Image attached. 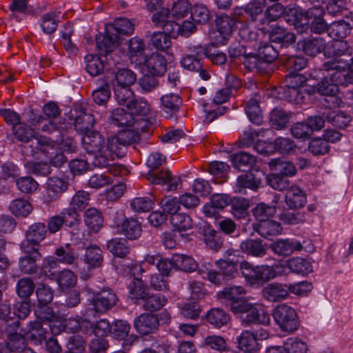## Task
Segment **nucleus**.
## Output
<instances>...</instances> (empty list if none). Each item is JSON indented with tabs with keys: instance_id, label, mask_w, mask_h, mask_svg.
I'll return each mask as SVG.
<instances>
[{
	"instance_id": "nucleus-37",
	"label": "nucleus",
	"mask_w": 353,
	"mask_h": 353,
	"mask_svg": "<svg viewBox=\"0 0 353 353\" xmlns=\"http://www.w3.org/2000/svg\"><path fill=\"white\" fill-rule=\"evenodd\" d=\"M74 112V129L82 134L91 130L95 123L94 116L83 109Z\"/></svg>"
},
{
	"instance_id": "nucleus-10",
	"label": "nucleus",
	"mask_w": 353,
	"mask_h": 353,
	"mask_svg": "<svg viewBox=\"0 0 353 353\" xmlns=\"http://www.w3.org/2000/svg\"><path fill=\"white\" fill-rule=\"evenodd\" d=\"M139 139L134 131L127 130L119 132L117 135L107 140V149L117 157H123L126 152V147Z\"/></svg>"
},
{
	"instance_id": "nucleus-11",
	"label": "nucleus",
	"mask_w": 353,
	"mask_h": 353,
	"mask_svg": "<svg viewBox=\"0 0 353 353\" xmlns=\"http://www.w3.org/2000/svg\"><path fill=\"white\" fill-rule=\"evenodd\" d=\"M145 177L150 184L166 185L167 191L176 190L181 182L180 177L173 176L168 168H162L160 170H149Z\"/></svg>"
},
{
	"instance_id": "nucleus-54",
	"label": "nucleus",
	"mask_w": 353,
	"mask_h": 353,
	"mask_svg": "<svg viewBox=\"0 0 353 353\" xmlns=\"http://www.w3.org/2000/svg\"><path fill=\"white\" fill-rule=\"evenodd\" d=\"M9 211L17 217L26 218L32 211L30 203L24 199H15L9 205Z\"/></svg>"
},
{
	"instance_id": "nucleus-14",
	"label": "nucleus",
	"mask_w": 353,
	"mask_h": 353,
	"mask_svg": "<svg viewBox=\"0 0 353 353\" xmlns=\"http://www.w3.org/2000/svg\"><path fill=\"white\" fill-rule=\"evenodd\" d=\"M302 46L303 52L310 57H315L317 54L323 53L326 58H339L346 53L351 56L347 46Z\"/></svg>"
},
{
	"instance_id": "nucleus-64",
	"label": "nucleus",
	"mask_w": 353,
	"mask_h": 353,
	"mask_svg": "<svg viewBox=\"0 0 353 353\" xmlns=\"http://www.w3.org/2000/svg\"><path fill=\"white\" fill-rule=\"evenodd\" d=\"M283 66L288 72H299L307 64V59L301 56H290L283 60Z\"/></svg>"
},
{
	"instance_id": "nucleus-18",
	"label": "nucleus",
	"mask_w": 353,
	"mask_h": 353,
	"mask_svg": "<svg viewBox=\"0 0 353 353\" xmlns=\"http://www.w3.org/2000/svg\"><path fill=\"white\" fill-rule=\"evenodd\" d=\"M261 294L269 302H280L289 296V288L288 284L272 282L263 288Z\"/></svg>"
},
{
	"instance_id": "nucleus-62",
	"label": "nucleus",
	"mask_w": 353,
	"mask_h": 353,
	"mask_svg": "<svg viewBox=\"0 0 353 353\" xmlns=\"http://www.w3.org/2000/svg\"><path fill=\"white\" fill-rule=\"evenodd\" d=\"M34 290L35 283L31 278L23 277L19 279L17 283L16 292L21 299H30Z\"/></svg>"
},
{
	"instance_id": "nucleus-9",
	"label": "nucleus",
	"mask_w": 353,
	"mask_h": 353,
	"mask_svg": "<svg viewBox=\"0 0 353 353\" xmlns=\"http://www.w3.org/2000/svg\"><path fill=\"white\" fill-rule=\"evenodd\" d=\"M20 249L23 253V256L19 259L18 262L20 271L28 275L37 273L39 269L38 262L42 259L39 249L29 247L26 244H20Z\"/></svg>"
},
{
	"instance_id": "nucleus-41",
	"label": "nucleus",
	"mask_w": 353,
	"mask_h": 353,
	"mask_svg": "<svg viewBox=\"0 0 353 353\" xmlns=\"http://www.w3.org/2000/svg\"><path fill=\"white\" fill-rule=\"evenodd\" d=\"M245 294V291L242 286H230L225 287L218 293L220 299H224L229 301L230 310L232 312L233 304L240 301H245V299L243 296Z\"/></svg>"
},
{
	"instance_id": "nucleus-20",
	"label": "nucleus",
	"mask_w": 353,
	"mask_h": 353,
	"mask_svg": "<svg viewBox=\"0 0 353 353\" xmlns=\"http://www.w3.org/2000/svg\"><path fill=\"white\" fill-rule=\"evenodd\" d=\"M270 248L274 254L283 257L291 255L295 250H303V245L299 241H294L289 239H277L270 245Z\"/></svg>"
},
{
	"instance_id": "nucleus-23",
	"label": "nucleus",
	"mask_w": 353,
	"mask_h": 353,
	"mask_svg": "<svg viewBox=\"0 0 353 353\" xmlns=\"http://www.w3.org/2000/svg\"><path fill=\"white\" fill-rule=\"evenodd\" d=\"M252 226L254 232L265 239L279 235L283 231L281 223L270 219L262 222L254 223Z\"/></svg>"
},
{
	"instance_id": "nucleus-39",
	"label": "nucleus",
	"mask_w": 353,
	"mask_h": 353,
	"mask_svg": "<svg viewBox=\"0 0 353 353\" xmlns=\"http://www.w3.org/2000/svg\"><path fill=\"white\" fill-rule=\"evenodd\" d=\"M83 261L89 270L97 269L103 263V251L97 245H91L85 249Z\"/></svg>"
},
{
	"instance_id": "nucleus-12",
	"label": "nucleus",
	"mask_w": 353,
	"mask_h": 353,
	"mask_svg": "<svg viewBox=\"0 0 353 353\" xmlns=\"http://www.w3.org/2000/svg\"><path fill=\"white\" fill-rule=\"evenodd\" d=\"M278 50L274 46H260L257 53H252V62L245 61V66L250 70H261L263 63L270 64L279 57Z\"/></svg>"
},
{
	"instance_id": "nucleus-27",
	"label": "nucleus",
	"mask_w": 353,
	"mask_h": 353,
	"mask_svg": "<svg viewBox=\"0 0 353 353\" xmlns=\"http://www.w3.org/2000/svg\"><path fill=\"white\" fill-rule=\"evenodd\" d=\"M83 144L88 153H96L103 150L105 139L103 136L96 130H89L83 134Z\"/></svg>"
},
{
	"instance_id": "nucleus-60",
	"label": "nucleus",
	"mask_w": 353,
	"mask_h": 353,
	"mask_svg": "<svg viewBox=\"0 0 353 353\" xmlns=\"http://www.w3.org/2000/svg\"><path fill=\"white\" fill-rule=\"evenodd\" d=\"M167 303V299L161 294H153L150 292L141 302L143 310L146 311L155 312L159 310Z\"/></svg>"
},
{
	"instance_id": "nucleus-50",
	"label": "nucleus",
	"mask_w": 353,
	"mask_h": 353,
	"mask_svg": "<svg viewBox=\"0 0 353 353\" xmlns=\"http://www.w3.org/2000/svg\"><path fill=\"white\" fill-rule=\"evenodd\" d=\"M116 84L114 87H130L137 79L136 74L131 70L125 68H118L112 72Z\"/></svg>"
},
{
	"instance_id": "nucleus-28",
	"label": "nucleus",
	"mask_w": 353,
	"mask_h": 353,
	"mask_svg": "<svg viewBox=\"0 0 353 353\" xmlns=\"http://www.w3.org/2000/svg\"><path fill=\"white\" fill-rule=\"evenodd\" d=\"M285 202L290 210L302 208L307 203L306 194L299 187L292 186L286 192Z\"/></svg>"
},
{
	"instance_id": "nucleus-6",
	"label": "nucleus",
	"mask_w": 353,
	"mask_h": 353,
	"mask_svg": "<svg viewBox=\"0 0 353 353\" xmlns=\"http://www.w3.org/2000/svg\"><path fill=\"white\" fill-rule=\"evenodd\" d=\"M272 315L280 329L292 333L300 327V320L296 310L290 305L281 304L272 311Z\"/></svg>"
},
{
	"instance_id": "nucleus-33",
	"label": "nucleus",
	"mask_w": 353,
	"mask_h": 353,
	"mask_svg": "<svg viewBox=\"0 0 353 353\" xmlns=\"http://www.w3.org/2000/svg\"><path fill=\"white\" fill-rule=\"evenodd\" d=\"M268 165L272 172H275L287 179L294 176L297 172L296 168L292 162L280 158L270 159Z\"/></svg>"
},
{
	"instance_id": "nucleus-25",
	"label": "nucleus",
	"mask_w": 353,
	"mask_h": 353,
	"mask_svg": "<svg viewBox=\"0 0 353 353\" xmlns=\"http://www.w3.org/2000/svg\"><path fill=\"white\" fill-rule=\"evenodd\" d=\"M141 222L134 217H127L117 233L124 236L127 240L134 241L138 239L142 234Z\"/></svg>"
},
{
	"instance_id": "nucleus-4",
	"label": "nucleus",
	"mask_w": 353,
	"mask_h": 353,
	"mask_svg": "<svg viewBox=\"0 0 353 353\" xmlns=\"http://www.w3.org/2000/svg\"><path fill=\"white\" fill-rule=\"evenodd\" d=\"M239 270L246 282L252 287L263 285L277 276L275 268L268 265H253L248 261H242Z\"/></svg>"
},
{
	"instance_id": "nucleus-19",
	"label": "nucleus",
	"mask_w": 353,
	"mask_h": 353,
	"mask_svg": "<svg viewBox=\"0 0 353 353\" xmlns=\"http://www.w3.org/2000/svg\"><path fill=\"white\" fill-rule=\"evenodd\" d=\"M225 88L219 90L213 99V103L220 105L227 102L241 86V80L232 74H228L225 77Z\"/></svg>"
},
{
	"instance_id": "nucleus-24",
	"label": "nucleus",
	"mask_w": 353,
	"mask_h": 353,
	"mask_svg": "<svg viewBox=\"0 0 353 353\" xmlns=\"http://www.w3.org/2000/svg\"><path fill=\"white\" fill-rule=\"evenodd\" d=\"M127 288L130 299L137 305L141 304L150 292L148 286L140 279L134 278Z\"/></svg>"
},
{
	"instance_id": "nucleus-16",
	"label": "nucleus",
	"mask_w": 353,
	"mask_h": 353,
	"mask_svg": "<svg viewBox=\"0 0 353 353\" xmlns=\"http://www.w3.org/2000/svg\"><path fill=\"white\" fill-rule=\"evenodd\" d=\"M48 233V228L44 223H33L26 231V239L21 244L39 249V243L46 238Z\"/></svg>"
},
{
	"instance_id": "nucleus-5",
	"label": "nucleus",
	"mask_w": 353,
	"mask_h": 353,
	"mask_svg": "<svg viewBox=\"0 0 353 353\" xmlns=\"http://www.w3.org/2000/svg\"><path fill=\"white\" fill-rule=\"evenodd\" d=\"M118 46H96L95 54H90L85 57V70L92 77H97L102 74L105 66L102 57L105 61L113 59V55L119 52Z\"/></svg>"
},
{
	"instance_id": "nucleus-44",
	"label": "nucleus",
	"mask_w": 353,
	"mask_h": 353,
	"mask_svg": "<svg viewBox=\"0 0 353 353\" xmlns=\"http://www.w3.org/2000/svg\"><path fill=\"white\" fill-rule=\"evenodd\" d=\"M205 317L208 323L215 328H221L227 325L230 320V314L223 309L219 307L210 310Z\"/></svg>"
},
{
	"instance_id": "nucleus-32",
	"label": "nucleus",
	"mask_w": 353,
	"mask_h": 353,
	"mask_svg": "<svg viewBox=\"0 0 353 353\" xmlns=\"http://www.w3.org/2000/svg\"><path fill=\"white\" fill-rule=\"evenodd\" d=\"M107 250L114 256L124 259L130 253L131 246L125 238L114 237L106 243Z\"/></svg>"
},
{
	"instance_id": "nucleus-59",
	"label": "nucleus",
	"mask_w": 353,
	"mask_h": 353,
	"mask_svg": "<svg viewBox=\"0 0 353 353\" xmlns=\"http://www.w3.org/2000/svg\"><path fill=\"white\" fill-rule=\"evenodd\" d=\"M55 276V280L62 291L67 290L75 285L77 278L74 273L70 270L59 272Z\"/></svg>"
},
{
	"instance_id": "nucleus-34",
	"label": "nucleus",
	"mask_w": 353,
	"mask_h": 353,
	"mask_svg": "<svg viewBox=\"0 0 353 353\" xmlns=\"http://www.w3.org/2000/svg\"><path fill=\"white\" fill-rule=\"evenodd\" d=\"M87 228L94 233H98L104 226V218L102 212L95 208L85 210L83 215Z\"/></svg>"
},
{
	"instance_id": "nucleus-36",
	"label": "nucleus",
	"mask_w": 353,
	"mask_h": 353,
	"mask_svg": "<svg viewBox=\"0 0 353 353\" xmlns=\"http://www.w3.org/2000/svg\"><path fill=\"white\" fill-rule=\"evenodd\" d=\"M47 333L41 321H32L28 323L26 334L32 345H41L46 341Z\"/></svg>"
},
{
	"instance_id": "nucleus-38",
	"label": "nucleus",
	"mask_w": 353,
	"mask_h": 353,
	"mask_svg": "<svg viewBox=\"0 0 353 353\" xmlns=\"http://www.w3.org/2000/svg\"><path fill=\"white\" fill-rule=\"evenodd\" d=\"M109 123L114 126L119 128L131 127L134 123V118L123 108L114 109L108 119Z\"/></svg>"
},
{
	"instance_id": "nucleus-47",
	"label": "nucleus",
	"mask_w": 353,
	"mask_h": 353,
	"mask_svg": "<svg viewBox=\"0 0 353 353\" xmlns=\"http://www.w3.org/2000/svg\"><path fill=\"white\" fill-rule=\"evenodd\" d=\"M160 101L162 109L165 112L170 114V115H172L179 110L183 100L179 94L169 93L163 95L160 99Z\"/></svg>"
},
{
	"instance_id": "nucleus-17",
	"label": "nucleus",
	"mask_w": 353,
	"mask_h": 353,
	"mask_svg": "<svg viewBox=\"0 0 353 353\" xmlns=\"http://www.w3.org/2000/svg\"><path fill=\"white\" fill-rule=\"evenodd\" d=\"M136 331L141 335L155 333L159 327V320L157 315L143 313L136 317L133 322Z\"/></svg>"
},
{
	"instance_id": "nucleus-2",
	"label": "nucleus",
	"mask_w": 353,
	"mask_h": 353,
	"mask_svg": "<svg viewBox=\"0 0 353 353\" xmlns=\"http://www.w3.org/2000/svg\"><path fill=\"white\" fill-rule=\"evenodd\" d=\"M134 25L127 18H117L113 23L105 25L104 33L99 32L95 37L96 44H122L125 36L134 32Z\"/></svg>"
},
{
	"instance_id": "nucleus-21",
	"label": "nucleus",
	"mask_w": 353,
	"mask_h": 353,
	"mask_svg": "<svg viewBox=\"0 0 353 353\" xmlns=\"http://www.w3.org/2000/svg\"><path fill=\"white\" fill-rule=\"evenodd\" d=\"M262 14V6L260 0H253L244 7H236L234 10V15L236 20L255 21L258 15Z\"/></svg>"
},
{
	"instance_id": "nucleus-53",
	"label": "nucleus",
	"mask_w": 353,
	"mask_h": 353,
	"mask_svg": "<svg viewBox=\"0 0 353 353\" xmlns=\"http://www.w3.org/2000/svg\"><path fill=\"white\" fill-rule=\"evenodd\" d=\"M230 205L232 214L237 219H244L249 215V199L240 196L231 198Z\"/></svg>"
},
{
	"instance_id": "nucleus-57",
	"label": "nucleus",
	"mask_w": 353,
	"mask_h": 353,
	"mask_svg": "<svg viewBox=\"0 0 353 353\" xmlns=\"http://www.w3.org/2000/svg\"><path fill=\"white\" fill-rule=\"evenodd\" d=\"M29 146L31 149V155L34 156L39 152L41 153H48V148H52L53 141L51 139L44 136L35 137L34 133V138L30 141Z\"/></svg>"
},
{
	"instance_id": "nucleus-48",
	"label": "nucleus",
	"mask_w": 353,
	"mask_h": 353,
	"mask_svg": "<svg viewBox=\"0 0 353 353\" xmlns=\"http://www.w3.org/2000/svg\"><path fill=\"white\" fill-rule=\"evenodd\" d=\"M269 37L271 42L281 44H294L296 41L294 33L288 32L286 29L280 26L274 27L269 34Z\"/></svg>"
},
{
	"instance_id": "nucleus-13",
	"label": "nucleus",
	"mask_w": 353,
	"mask_h": 353,
	"mask_svg": "<svg viewBox=\"0 0 353 353\" xmlns=\"http://www.w3.org/2000/svg\"><path fill=\"white\" fill-rule=\"evenodd\" d=\"M243 172L236 179L239 191L242 192L245 191L246 188L257 191L262 186V181L265 178L264 172L259 168H252V170Z\"/></svg>"
},
{
	"instance_id": "nucleus-26",
	"label": "nucleus",
	"mask_w": 353,
	"mask_h": 353,
	"mask_svg": "<svg viewBox=\"0 0 353 353\" xmlns=\"http://www.w3.org/2000/svg\"><path fill=\"white\" fill-rule=\"evenodd\" d=\"M351 26L344 20H339L332 22L327 28V37L326 40H334L336 41L344 42L347 44V41H344L346 37L351 31Z\"/></svg>"
},
{
	"instance_id": "nucleus-40",
	"label": "nucleus",
	"mask_w": 353,
	"mask_h": 353,
	"mask_svg": "<svg viewBox=\"0 0 353 353\" xmlns=\"http://www.w3.org/2000/svg\"><path fill=\"white\" fill-rule=\"evenodd\" d=\"M172 262L176 271L192 273L198 269V263L192 256L186 254H173Z\"/></svg>"
},
{
	"instance_id": "nucleus-51",
	"label": "nucleus",
	"mask_w": 353,
	"mask_h": 353,
	"mask_svg": "<svg viewBox=\"0 0 353 353\" xmlns=\"http://www.w3.org/2000/svg\"><path fill=\"white\" fill-rule=\"evenodd\" d=\"M256 334H254L250 331H243L238 336V347L241 351H258L260 349V345L256 342Z\"/></svg>"
},
{
	"instance_id": "nucleus-15",
	"label": "nucleus",
	"mask_w": 353,
	"mask_h": 353,
	"mask_svg": "<svg viewBox=\"0 0 353 353\" xmlns=\"http://www.w3.org/2000/svg\"><path fill=\"white\" fill-rule=\"evenodd\" d=\"M283 19L289 25L293 26L299 33L306 31L309 28V20L307 19V11H303L294 6L285 7Z\"/></svg>"
},
{
	"instance_id": "nucleus-58",
	"label": "nucleus",
	"mask_w": 353,
	"mask_h": 353,
	"mask_svg": "<svg viewBox=\"0 0 353 353\" xmlns=\"http://www.w3.org/2000/svg\"><path fill=\"white\" fill-rule=\"evenodd\" d=\"M170 11L168 8H161L152 15V21L157 26H163V29L168 31L174 32V22L169 20Z\"/></svg>"
},
{
	"instance_id": "nucleus-30",
	"label": "nucleus",
	"mask_w": 353,
	"mask_h": 353,
	"mask_svg": "<svg viewBox=\"0 0 353 353\" xmlns=\"http://www.w3.org/2000/svg\"><path fill=\"white\" fill-rule=\"evenodd\" d=\"M231 162L234 168L241 172L259 168L256 166V157L245 152H240L232 155Z\"/></svg>"
},
{
	"instance_id": "nucleus-35",
	"label": "nucleus",
	"mask_w": 353,
	"mask_h": 353,
	"mask_svg": "<svg viewBox=\"0 0 353 353\" xmlns=\"http://www.w3.org/2000/svg\"><path fill=\"white\" fill-rule=\"evenodd\" d=\"M261 96L258 92H255L252 98L246 103L245 106V112L250 121L257 125L263 122V116L259 105Z\"/></svg>"
},
{
	"instance_id": "nucleus-29",
	"label": "nucleus",
	"mask_w": 353,
	"mask_h": 353,
	"mask_svg": "<svg viewBox=\"0 0 353 353\" xmlns=\"http://www.w3.org/2000/svg\"><path fill=\"white\" fill-rule=\"evenodd\" d=\"M242 252L254 257H263L266 254V244L259 239H247L240 244Z\"/></svg>"
},
{
	"instance_id": "nucleus-55",
	"label": "nucleus",
	"mask_w": 353,
	"mask_h": 353,
	"mask_svg": "<svg viewBox=\"0 0 353 353\" xmlns=\"http://www.w3.org/2000/svg\"><path fill=\"white\" fill-rule=\"evenodd\" d=\"M316 90L320 94L330 97L333 105L338 103V99L336 96L339 92V88L327 78L325 79L323 76L321 81L317 83Z\"/></svg>"
},
{
	"instance_id": "nucleus-42",
	"label": "nucleus",
	"mask_w": 353,
	"mask_h": 353,
	"mask_svg": "<svg viewBox=\"0 0 353 353\" xmlns=\"http://www.w3.org/2000/svg\"><path fill=\"white\" fill-rule=\"evenodd\" d=\"M48 196L51 201L58 199L63 192L68 189V183L59 177H50L47 183Z\"/></svg>"
},
{
	"instance_id": "nucleus-8",
	"label": "nucleus",
	"mask_w": 353,
	"mask_h": 353,
	"mask_svg": "<svg viewBox=\"0 0 353 353\" xmlns=\"http://www.w3.org/2000/svg\"><path fill=\"white\" fill-rule=\"evenodd\" d=\"M118 301L119 298L112 288H103L100 291L94 293L90 305L95 313L103 314L114 307Z\"/></svg>"
},
{
	"instance_id": "nucleus-22",
	"label": "nucleus",
	"mask_w": 353,
	"mask_h": 353,
	"mask_svg": "<svg viewBox=\"0 0 353 353\" xmlns=\"http://www.w3.org/2000/svg\"><path fill=\"white\" fill-rule=\"evenodd\" d=\"M167 60L164 55L155 52L149 55L147 59H145V65L148 73L162 77L167 71Z\"/></svg>"
},
{
	"instance_id": "nucleus-56",
	"label": "nucleus",
	"mask_w": 353,
	"mask_h": 353,
	"mask_svg": "<svg viewBox=\"0 0 353 353\" xmlns=\"http://www.w3.org/2000/svg\"><path fill=\"white\" fill-rule=\"evenodd\" d=\"M288 267L292 272L307 275L312 272V265L308 260L301 257L292 258L288 261Z\"/></svg>"
},
{
	"instance_id": "nucleus-52",
	"label": "nucleus",
	"mask_w": 353,
	"mask_h": 353,
	"mask_svg": "<svg viewBox=\"0 0 353 353\" xmlns=\"http://www.w3.org/2000/svg\"><path fill=\"white\" fill-rule=\"evenodd\" d=\"M11 130L14 138L21 143H29L34 138V129L26 122L12 127Z\"/></svg>"
},
{
	"instance_id": "nucleus-43",
	"label": "nucleus",
	"mask_w": 353,
	"mask_h": 353,
	"mask_svg": "<svg viewBox=\"0 0 353 353\" xmlns=\"http://www.w3.org/2000/svg\"><path fill=\"white\" fill-rule=\"evenodd\" d=\"M54 254L57 256L59 263L65 265H76L79 259L78 252L70 243L57 248Z\"/></svg>"
},
{
	"instance_id": "nucleus-7",
	"label": "nucleus",
	"mask_w": 353,
	"mask_h": 353,
	"mask_svg": "<svg viewBox=\"0 0 353 353\" xmlns=\"http://www.w3.org/2000/svg\"><path fill=\"white\" fill-rule=\"evenodd\" d=\"M334 61L325 62L321 71L324 78H327L333 84L339 88V85L347 87L350 85L349 70L346 71L347 66L343 63V59H334Z\"/></svg>"
},
{
	"instance_id": "nucleus-63",
	"label": "nucleus",
	"mask_w": 353,
	"mask_h": 353,
	"mask_svg": "<svg viewBox=\"0 0 353 353\" xmlns=\"http://www.w3.org/2000/svg\"><path fill=\"white\" fill-rule=\"evenodd\" d=\"M265 178L267 181V184L270 185L272 189L278 191L287 190L290 188L291 182L289 179H287L275 172L265 175Z\"/></svg>"
},
{
	"instance_id": "nucleus-45",
	"label": "nucleus",
	"mask_w": 353,
	"mask_h": 353,
	"mask_svg": "<svg viewBox=\"0 0 353 353\" xmlns=\"http://www.w3.org/2000/svg\"><path fill=\"white\" fill-rule=\"evenodd\" d=\"M292 113L282 108H275L270 113L269 122L272 128L279 130L287 127Z\"/></svg>"
},
{
	"instance_id": "nucleus-61",
	"label": "nucleus",
	"mask_w": 353,
	"mask_h": 353,
	"mask_svg": "<svg viewBox=\"0 0 353 353\" xmlns=\"http://www.w3.org/2000/svg\"><path fill=\"white\" fill-rule=\"evenodd\" d=\"M170 223L173 230L177 232H183L192 228V220L185 213L178 212L170 216Z\"/></svg>"
},
{
	"instance_id": "nucleus-46",
	"label": "nucleus",
	"mask_w": 353,
	"mask_h": 353,
	"mask_svg": "<svg viewBox=\"0 0 353 353\" xmlns=\"http://www.w3.org/2000/svg\"><path fill=\"white\" fill-rule=\"evenodd\" d=\"M326 119L333 126L343 130L349 126L352 116L345 111L332 110L327 112Z\"/></svg>"
},
{
	"instance_id": "nucleus-31",
	"label": "nucleus",
	"mask_w": 353,
	"mask_h": 353,
	"mask_svg": "<svg viewBox=\"0 0 353 353\" xmlns=\"http://www.w3.org/2000/svg\"><path fill=\"white\" fill-rule=\"evenodd\" d=\"M216 22L217 32L222 39L216 43L211 41L209 44H224L235 29V20L228 15H221L217 17Z\"/></svg>"
},
{
	"instance_id": "nucleus-3",
	"label": "nucleus",
	"mask_w": 353,
	"mask_h": 353,
	"mask_svg": "<svg viewBox=\"0 0 353 353\" xmlns=\"http://www.w3.org/2000/svg\"><path fill=\"white\" fill-rule=\"evenodd\" d=\"M325 10L319 6H314L307 10V19L310 23L312 34L304 37L303 44H329L332 41L326 40L329 26L323 19Z\"/></svg>"
},
{
	"instance_id": "nucleus-49",
	"label": "nucleus",
	"mask_w": 353,
	"mask_h": 353,
	"mask_svg": "<svg viewBox=\"0 0 353 353\" xmlns=\"http://www.w3.org/2000/svg\"><path fill=\"white\" fill-rule=\"evenodd\" d=\"M251 212L257 221L256 223H259L273 217L276 212V208L275 205L260 202L251 210Z\"/></svg>"
},
{
	"instance_id": "nucleus-1",
	"label": "nucleus",
	"mask_w": 353,
	"mask_h": 353,
	"mask_svg": "<svg viewBox=\"0 0 353 353\" xmlns=\"http://www.w3.org/2000/svg\"><path fill=\"white\" fill-rule=\"evenodd\" d=\"M233 305L232 312L239 319L242 325L245 327L254 325L267 326L270 324V315L263 305L253 303L247 299Z\"/></svg>"
}]
</instances>
